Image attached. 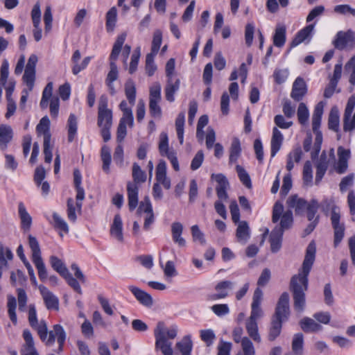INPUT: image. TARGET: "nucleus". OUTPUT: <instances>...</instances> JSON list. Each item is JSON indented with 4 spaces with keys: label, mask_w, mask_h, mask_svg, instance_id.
Wrapping results in <instances>:
<instances>
[{
    "label": "nucleus",
    "mask_w": 355,
    "mask_h": 355,
    "mask_svg": "<svg viewBox=\"0 0 355 355\" xmlns=\"http://www.w3.org/2000/svg\"><path fill=\"white\" fill-rule=\"evenodd\" d=\"M128 289L141 304L148 308L153 306V300L150 294L135 286H129Z\"/></svg>",
    "instance_id": "412c9836"
},
{
    "label": "nucleus",
    "mask_w": 355,
    "mask_h": 355,
    "mask_svg": "<svg viewBox=\"0 0 355 355\" xmlns=\"http://www.w3.org/2000/svg\"><path fill=\"white\" fill-rule=\"evenodd\" d=\"M301 329L304 332H316L322 330V327L313 319L305 317L300 322Z\"/></svg>",
    "instance_id": "f704fd0d"
},
{
    "label": "nucleus",
    "mask_w": 355,
    "mask_h": 355,
    "mask_svg": "<svg viewBox=\"0 0 355 355\" xmlns=\"http://www.w3.org/2000/svg\"><path fill=\"white\" fill-rule=\"evenodd\" d=\"M156 55L148 53L146 57V72L149 76H152L157 70V65L154 62Z\"/></svg>",
    "instance_id": "052dcab7"
},
{
    "label": "nucleus",
    "mask_w": 355,
    "mask_h": 355,
    "mask_svg": "<svg viewBox=\"0 0 355 355\" xmlns=\"http://www.w3.org/2000/svg\"><path fill=\"white\" fill-rule=\"evenodd\" d=\"M324 106V105L322 101L319 102L315 105L312 115V130L315 135V144H318V146H321L322 142V134L320 130V126L323 114Z\"/></svg>",
    "instance_id": "9d476101"
},
{
    "label": "nucleus",
    "mask_w": 355,
    "mask_h": 355,
    "mask_svg": "<svg viewBox=\"0 0 355 355\" xmlns=\"http://www.w3.org/2000/svg\"><path fill=\"white\" fill-rule=\"evenodd\" d=\"M315 244L312 241L306 248L301 270L291 279L290 290L293 293V307L297 313H302L306 306L305 291L308 288V276L315 261Z\"/></svg>",
    "instance_id": "f257e3e1"
},
{
    "label": "nucleus",
    "mask_w": 355,
    "mask_h": 355,
    "mask_svg": "<svg viewBox=\"0 0 355 355\" xmlns=\"http://www.w3.org/2000/svg\"><path fill=\"white\" fill-rule=\"evenodd\" d=\"M37 56L35 54L31 55L26 64L23 82L26 84L29 90H33L35 80V68L37 62Z\"/></svg>",
    "instance_id": "ddd939ff"
},
{
    "label": "nucleus",
    "mask_w": 355,
    "mask_h": 355,
    "mask_svg": "<svg viewBox=\"0 0 355 355\" xmlns=\"http://www.w3.org/2000/svg\"><path fill=\"white\" fill-rule=\"evenodd\" d=\"M289 72L286 69H276L273 73V77L277 84H282L288 78Z\"/></svg>",
    "instance_id": "0e129e2a"
},
{
    "label": "nucleus",
    "mask_w": 355,
    "mask_h": 355,
    "mask_svg": "<svg viewBox=\"0 0 355 355\" xmlns=\"http://www.w3.org/2000/svg\"><path fill=\"white\" fill-rule=\"evenodd\" d=\"M107 98L101 96L98 104V125L112 126V112L107 107Z\"/></svg>",
    "instance_id": "4468645a"
},
{
    "label": "nucleus",
    "mask_w": 355,
    "mask_h": 355,
    "mask_svg": "<svg viewBox=\"0 0 355 355\" xmlns=\"http://www.w3.org/2000/svg\"><path fill=\"white\" fill-rule=\"evenodd\" d=\"M132 178L134 182H128L127 184L128 207L130 211H133L138 205L139 187L137 184L146 182V175L138 164L132 165Z\"/></svg>",
    "instance_id": "39448f33"
},
{
    "label": "nucleus",
    "mask_w": 355,
    "mask_h": 355,
    "mask_svg": "<svg viewBox=\"0 0 355 355\" xmlns=\"http://www.w3.org/2000/svg\"><path fill=\"white\" fill-rule=\"evenodd\" d=\"M185 121V115L184 112H180L175 120V128L178 138L180 140V143L182 144L184 140V126Z\"/></svg>",
    "instance_id": "8fccbe9b"
},
{
    "label": "nucleus",
    "mask_w": 355,
    "mask_h": 355,
    "mask_svg": "<svg viewBox=\"0 0 355 355\" xmlns=\"http://www.w3.org/2000/svg\"><path fill=\"white\" fill-rule=\"evenodd\" d=\"M68 141L71 142L77 132L78 122L77 118L73 114H71L67 121Z\"/></svg>",
    "instance_id": "c03bdc74"
},
{
    "label": "nucleus",
    "mask_w": 355,
    "mask_h": 355,
    "mask_svg": "<svg viewBox=\"0 0 355 355\" xmlns=\"http://www.w3.org/2000/svg\"><path fill=\"white\" fill-rule=\"evenodd\" d=\"M178 330L176 325L167 329L164 322H158L154 330L155 349L160 350L163 355H173L172 343L168 340H173L177 336Z\"/></svg>",
    "instance_id": "f03ea898"
},
{
    "label": "nucleus",
    "mask_w": 355,
    "mask_h": 355,
    "mask_svg": "<svg viewBox=\"0 0 355 355\" xmlns=\"http://www.w3.org/2000/svg\"><path fill=\"white\" fill-rule=\"evenodd\" d=\"M175 348L182 355H191L193 349V342L191 336H184L182 340L175 344Z\"/></svg>",
    "instance_id": "473e14b6"
},
{
    "label": "nucleus",
    "mask_w": 355,
    "mask_h": 355,
    "mask_svg": "<svg viewBox=\"0 0 355 355\" xmlns=\"http://www.w3.org/2000/svg\"><path fill=\"white\" fill-rule=\"evenodd\" d=\"M125 38V33H122L117 37L114 44L111 54L110 55V62H116V60H117L118 56L121 51V48L123 45Z\"/></svg>",
    "instance_id": "4c0bfd02"
},
{
    "label": "nucleus",
    "mask_w": 355,
    "mask_h": 355,
    "mask_svg": "<svg viewBox=\"0 0 355 355\" xmlns=\"http://www.w3.org/2000/svg\"><path fill=\"white\" fill-rule=\"evenodd\" d=\"M105 27L107 32H112L117 20V10L116 7H112L106 13Z\"/></svg>",
    "instance_id": "79ce46f5"
},
{
    "label": "nucleus",
    "mask_w": 355,
    "mask_h": 355,
    "mask_svg": "<svg viewBox=\"0 0 355 355\" xmlns=\"http://www.w3.org/2000/svg\"><path fill=\"white\" fill-rule=\"evenodd\" d=\"M241 152V144L239 139H233L230 149V163L236 162Z\"/></svg>",
    "instance_id": "09e8293b"
},
{
    "label": "nucleus",
    "mask_w": 355,
    "mask_h": 355,
    "mask_svg": "<svg viewBox=\"0 0 355 355\" xmlns=\"http://www.w3.org/2000/svg\"><path fill=\"white\" fill-rule=\"evenodd\" d=\"M283 322L271 318L268 338L270 341H274L281 334Z\"/></svg>",
    "instance_id": "a19ab883"
},
{
    "label": "nucleus",
    "mask_w": 355,
    "mask_h": 355,
    "mask_svg": "<svg viewBox=\"0 0 355 355\" xmlns=\"http://www.w3.org/2000/svg\"><path fill=\"white\" fill-rule=\"evenodd\" d=\"M211 178L217 182L216 187V194L219 200H226L228 198L227 189L229 187V182L226 177L221 174H212Z\"/></svg>",
    "instance_id": "a211bd4d"
},
{
    "label": "nucleus",
    "mask_w": 355,
    "mask_h": 355,
    "mask_svg": "<svg viewBox=\"0 0 355 355\" xmlns=\"http://www.w3.org/2000/svg\"><path fill=\"white\" fill-rule=\"evenodd\" d=\"M282 230H279L276 227L271 232L270 236V248L272 252H278L282 247V241L283 236Z\"/></svg>",
    "instance_id": "c85d7f7f"
},
{
    "label": "nucleus",
    "mask_w": 355,
    "mask_h": 355,
    "mask_svg": "<svg viewBox=\"0 0 355 355\" xmlns=\"http://www.w3.org/2000/svg\"><path fill=\"white\" fill-rule=\"evenodd\" d=\"M329 165L327 157L323 153L316 164L315 184H318L324 177Z\"/></svg>",
    "instance_id": "c756f323"
},
{
    "label": "nucleus",
    "mask_w": 355,
    "mask_h": 355,
    "mask_svg": "<svg viewBox=\"0 0 355 355\" xmlns=\"http://www.w3.org/2000/svg\"><path fill=\"white\" fill-rule=\"evenodd\" d=\"M28 322L30 326L37 331L39 337L44 336V334L46 330V322L44 320L38 321L34 304H29L28 306Z\"/></svg>",
    "instance_id": "2eb2a0df"
},
{
    "label": "nucleus",
    "mask_w": 355,
    "mask_h": 355,
    "mask_svg": "<svg viewBox=\"0 0 355 355\" xmlns=\"http://www.w3.org/2000/svg\"><path fill=\"white\" fill-rule=\"evenodd\" d=\"M313 29L314 24H309L305 26L302 30H300L299 32H297L295 37L291 42V47H295L299 45L300 44L305 41L307 38H309L311 36Z\"/></svg>",
    "instance_id": "cd10ccee"
},
{
    "label": "nucleus",
    "mask_w": 355,
    "mask_h": 355,
    "mask_svg": "<svg viewBox=\"0 0 355 355\" xmlns=\"http://www.w3.org/2000/svg\"><path fill=\"white\" fill-rule=\"evenodd\" d=\"M162 42V33L160 30H155L153 33V37L151 45V51L150 54L156 55L159 50Z\"/></svg>",
    "instance_id": "6e6d98bb"
},
{
    "label": "nucleus",
    "mask_w": 355,
    "mask_h": 355,
    "mask_svg": "<svg viewBox=\"0 0 355 355\" xmlns=\"http://www.w3.org/2000/svg\"><path fill=\"white\" fill-rule=\"evenodd\" d=\"M234 283L230 281H222L218 282L215 286V290L218 293L211 295L209 299L211 300H217L226 297L229 295V291L232 289Z\"/></svg>",
    "instance_id": "4be33fe9"
},
{
    "label": "nucleus",
    "mask_w": 355,
    "mask_h": 355,
    "mask_svg": "<svg viewBox=\"0 0 355 355\" xmlns=\"http://www.w3.org/2000/svg\"><path fill=\"white\" fill-rule=\"evenodd\" d=\"M53 227L55 229L63 231L64 233L69 232V226L65 220L56 212L53 214Z\"/></svg>",
    "instance_id": "4d7b16f0"
},
{
    "label": "nucleus",
    "mask_w": 355,
    "mask_h": 355,
    "mask_svg": "<svg viewBox=\"0 0 355 355\" xmlns=\"http://www.w3.org/2000/svg\"><path fill=\"white\" fill-rule=\"evenodd\" d=\"M297 116L299 123L302 125H306L308 123L309 118V111L304 103H300L299 104Z\"/></svg>",
    "instance_id": "603ef678"
},
{
    "label": "nucleus",
    "mask_w": 355,
    "mask_h": 355,
    "mask_svg": "<svg viewBox=\"0 0 355 355\" xmlns=\"http://www.w3.org/2000/svg\"><path fill=\"white\" fill-rule=\"evenodd\" d=\"M38 288L46 309L49 310H58V298L44 285H40Z\"/></svg>",
    "instance_id": "dca6fc26"
},
{
    "label": "nucleus",
    "mask_w": 355,
    "mask_h": 355,
    "mask_svg": "<svg viewBox=\"0 0 355 355\" xmlns=\"http://www.w3.org/2000/svg\"><path fill=\"white\" fill-rule=\"evenodd\" d=\"M183 231V225L180 222H174L171 225V233L173 240L180 246H184L186 241L181 235Z\"/></svg>",
    "instance_id": "c9c22d12"
},
{
    "label": "nucleus",
    "mask_w": 355,
    "mask_h": 355,
    "mask_svg": "<svg viewBox=\"0 0 355 355\" xmlns=\"http://www.w3.org/2000/svg\"><path fill=\"white\" fill-rule=\"evenodd\" d=\"M101 157L103 162V170L108 173L110 171V165L111 163L110 149L107 146H103L101 148Z\"/></svg>",
    "instance_id": "864d4df0"
},
{
    "label": "nucleus",
    "mask_w": 355,
    "mask_h": 355,
    "mask_svg": "<svg viewBox=\"0 0 355 355\" xmlns=\"http://www.w3.org/2000/svg\"><path fill=\"white\" fill-rule=\"evenodd\" d=\"M241 347L244 355H254L253 344L248 338L244 337L242 338Z\"/></svg>",
    "instance_id": "338daca9"
},
{
    "label": "nucleus",
    "mask_w": 355,
    "mask_h": 355,
    "mask_svg": "<svg viewBox=\"0 0 355 355\" xmlns=\"http://www.w3.org/2000/svg\"><path fill=\"white\" fill-rule=\"evenodd\" d=\"M319 208V203L317 200L312 199L306 207V217L311 223L304 230L306 234H311L319 223L320 216L316 215Z\"/></svg>",
    "instance_id": "f8f14e48"
},
{
    "label": "nucleus",
    "mask_w": 355,
    "mask_h": 355,
    "mask_svg": "<svg viewBox=\"0 0 355 355\" xmlns=\"http://www.w3.org/2000/svg\"><path fill=\"white\" fill-rule=\"evenodd\" d=\"M333 44L338 50L354 48L355 46V33L351 30L346 32L339 31L337 33Z\"/></svg>",
    "instance_id": "9b49d317"
},
{
    "label": "nucleus",
    "mask_w": 355,
    "mask_h": 355,
    "mask_svg": "<svg viewBox=\"0 0 355 355\" xmlns=\"http://www.w3.org/2000/svg\"><path fill=\"white\" fill-rule=\"evenodd\" d=\"M161 101V85L159 83H155L150 88L149 110L153 117L159 118L162 115V110L159 103Z\"/></svg>",
    "instance_id": "1a4fd4ad"
},
{
    "label": "nucleus",
    "mask_w": 355,
    "mask_h": 355,
    "mask_svg": "<svg viewBox=\"0 0 355 355\" xmlns=\"http://www.w3.org/2000/svg\"><path fill=\"white\" fill-rule=\"evenodd\" d=\"M110 234L120 242L123 241V223L119 214H116L110 227Z\"/></svg>",
    "instance_id": "393cba45"
},
{
    "label": "nucleus",
    "mask_w": 355,
    "mask_h": 355,
    "mask_svg": "<svg viewBox=\"0 0 355 355\" xmlns=\"http://www.w3.org/2000/svg\"><path fill=\"white\" fill-rule=\"evenodd\" d=\"M28 245L32 252V261L42 259L41 256L40 246L37 239L31 234L28 235Z\"/></svg>",
    "instance_id": "37998d69"
},
{
    "label": "nucleus",
    "mask_w": 355,
    "mask_h": 355,
    "mask_svg": "<svg viewBox=\"0 0 355 355\" xmlns=\"http://www.w3.org/2000/svg\"><path fill=\"white\" fill-rule=\"evenodd\" d=\"M289 315V295L287 292H284L278 300L272 318L284 322L288 319Z\"/></svg>",
    "instance_id": "6e6552de"
},
{
    "label": "nucleus",
    "mask_w": 355,
    "mask_h": 355,
    "mask_svg": "<svg viewBox=\"0 0 355 355\" xmlns=\"http://www.w3.org/2000/svg\"><path fill=\"white\" fill-rule=\"evenodd\" d=\"M345 70H349L352 71L349 83L352 85H355V55L352 56L350 60L345 64Z\"/></svg>",
    "instance_id": "774afa93"
},
{
    "label": "nucleus",
    "mask_w": 355,
    "mask_h": 355,
    "mask_svg": "<svg viewBox=\"0 0 355 355\" xmlns=\"http://www.w3.org/2000/svg\"><path fill=\"white\" fill-rule=\"evenodd\" d=\"M159 151L162 156L168 157L171 153H175L173 150H170L168 148V139L166 132H162L159 135Z\"/></svg>",
    "instance_id": "3c124183"
},
{
    "label": "nucleus",
    "mask_w": 355,
    "mask_h": 355,
    "mask_svg": "<svg viewBox=\"0 0 355 355\" xmlns=\"http://www.w3.org/2000/svg\"><path fill=\"white\" fill-rule=\"evenodd\" d=\"M302 155V150L300 146L295 148L287 156L286 169L291 171L294 167V162H300Z\"/></svg>",
    "instance_id": "58836bf2"
},
{
    "label": "nucleus",
    "mask_w": 355,
    "mask_h": 355,
    "mask_svg": "<svg viewBox=\"0 0 355 355\" xmlns=\"http://www.w3.org/2000/svg\"><path fill=\"white\" fill-rule=\"evenodd\" d=\"M8 302H7V307H8V313L10 320L14 323L17 324V318L16 315V307H17V300L16 298L12 295H8L7 296Z\"/></svg>",
    "instance_id": "de8ad7c7"
},
{
    "label": "nucleus",
    "mask_w": 355,
    "mask_h": 355,
    "mask_svg": "<svg viewBox=\"0 0 355 355\" xmlns=\"http://www.w3.org/2000/svg\"><path fill=\"white\" fill-rule=\"evenodd\" d=\"M283 210V205L279 202H275L272 210V220L273 223H277L282 216L280 227H277V228L279 230H282V232L284 233L285 230H287L292 226L293 218L291 211L288 210L282 214Z\"/></svg>",
    "instance_id": "0eeeda50"
},
{
    "label": "nucleus",
    "mask_w": 355,
    "mask_h": 355,
    "mask_svg": "<svg viewBox=\"0 0 355 355\" xmlns=\"http://www.w3.org/2000/svg\"><path fill=\"white\" fill-rule=\"evenodd\" d=\"M263 297V292L259 288H257L254 292L252 302L251 304V313L250 319L257 320L263 315L261 303Z\"/></svg>",
    "instance_id": "f3484780"
},
{
    "label": "nucleus",
    "mask_w": 355,
    "mask_h": 355,
    "mask_svg": "<svg viewBox=\"0 0 355 355\" xmlns=\"http://www.w3.org/2000/svg\"><path fill=\"white\" fill-rule=\"evenodd\" d=\"M33 262L37 270L39 278L41 281L44 282L47 279L48 273L42 259L33 261Z\"/></svg>",
    "instance_id": "680f3d73"
},
{
    "label": "nucleus",
    "mask_w": 355,
    "mask_h": 355,
    "mask_svg": "<svg viewBox=\"0 0 355 355\" xmlns=\"http://www.w3.org/2000/svg\"><path fill=\"white\" fill-rule=\"evenodd\" d=\"M49 261L51 267L58 272L76 292L82 294V289L78 280L73 277L62 261L56 256H51Z\"/></svg>",
    "instance_id": "423d86ee"
},
{
    "label": "nucleus",
    "mask_w": 355,
    "mask_h": 355,
    "mask_svg": "<svg viewBox=\"0 0 355 355\" xmlns=\"http://www.w3.org/2000/svg\"><path fill=\"white\" fill-rule=\"evenodd\" d=\"M304 336L302 333L295 334L292 340V350L296 355L303 353Z\"/></svg>",
    "instance_id": "49530a36"
},
{
    "label": "nucleus",
    "mask_w": 355,
    "mask_h": 355,
    "mask_svg": "<svg viewBox=\"0 0 355 355\" xmlns=\"http://www.w3.org/2000/svg\"><path fill=\"white\" fill-rule=\"evenodd\" d=\"M309 202L303 198H299L297 195L291 196L287 200V204L289 207L294 208L296 214L300 215Z\"/></svg>",
    "instance_id": "bb28decb"
},
{
    "label": "nucleus",
    "mask_w": 355,
    "mask_h": 355,
    "mask_svg": "<svg viewBox=\"0 0 355 355\" xmlns=\"http://www.w3.org/2000/svg\"><path fill=\"white\" fill-rule=\"evenodd\" d=\"M237 223L238 226L236 232L237 241L242 244H245L250 236L248 223L245 220H241Z\"/></svg>",
    "instance_id": "b1692460"
},
{
    "label": "nucleus",
    "mask_w": 355,
    "mask_h": 355,
    "mask_svg": "<svg viewBox=\"0 0 355 355\" xmlns=\"http://www.w3.org/2000/svg\"><path fill=\"white\" fill-rule=\"evenodd\" d=\"M17 300L19 305V310L21 312H24L26 309V304L28 301V297L26 293L23 288H17Z\"/></svg>",
    "instance_id": "e2e57ef3"
},
{
    "label": "nucleus",
    "mask_w": 355,
    "mask_h": 355,
    "mask_svg": "<svg viewBox=\"0 0 355 355\" xmlns=\"http://www.w3.org/2000/svg\"><path fill=\"white\" fill-rule=\"evenodd\" d=\"M49 128L50 121L49 118L47 116L42 117L36 127V131L38 135H43L44 141H51V135Z\"/></svg>",
    "instance_id": "7c9ffc66"
},
{
    "label": "nucleus",
    "mask_w": 355,
    "mask_h": 355,
    "mask_svg": "<svg viewBox=\"0 0 355 355\" xmlns=\"http://www.w3.org/2000/svg\"><path fill=\"white\" fill-rule=\"evenodd\" d=\"M9 75V64L7 60H3L0 69V84L5 86Z\"/></svg>",
    "instance_id": "69168bd1"
},
{
    "label": "nucleus",
    "mask_w": 355,
    "mask_h": 355,
    "mask_svg": "<svg viewBox=\"0 0 355 355\" xmlns=\"http://www.w3.org/2000/svg\"><path fill=\"white\" fill-rule=\"evenodd\" d=\"M307 92V86L304 80L297 77L293 84L291 97L295 101H300Z\"/></svg>",
    "instance_id": "6ab92c4d"
},
{
    "label": "nucleus",
    "mask_w": 355,
    "mask_h": 355,
    "mask_svg": "<svg viewBox=\"0 0 355 355\" xmlns=\"http://www.w3.org/2000/svg\"><path fill=\"white\" fill-rule=\"evenodd\" d=\"M18 214L21 220V227L24 232L30 230L32 225V217L28 213L23 202H20L18 204Z\"/></svg>",
    "instance_id": "5701e85b"
},
{
    "label": "nucleus",
    "mask_w": 355,
    "mask_h": 355,
    "mask_svg": "<svg viewBox=\"0 0 355 355\" xmlns=\"http://www.w3.org/2000/svg\"><path fill=\"white\" fill-rule=\"evenodd\" d=\"M284 140V137L282 132L277 127H274L272 130V135L271 138V157H273L276 155L277 152L280 150Z\"/></svg>",
    "instance_id": "a878e982"
},
{
    "label": "nucleus",
    "mask_w": 355,
    "mask_h": 355,
    "mask_svg": "<svg viewBox=\"0 0 355 355\" xmlns=\"http://www.w3.org/2000/svg\"><path fill=\"white\" fill-rule=\"evenodd\" d=\"M236 170L238 173L239 180L243 183V184L248 189L252 188L251 179L247 171L240 165H236Z\"/></svg>",
    "instance_id": "13d9d810"
},
{
    "label": "nucleus",
    "mask_w": 355,
    "mask_h": 355,
    "mask_svg": "<svg viewBox=\"0 0 355 355\" xmlns=\"http://www.w3.org/2000/svg\"><path fill=\"white\" fill-rule=\"evenodd\" d=\"M338 160L335 170L338 174L345 173L348 168V160L350 158V150L340 146L338 148Z\"/></svg>",
    "instance_id": "aec40b11"
},
{
    "label": "nucleus",
    "mask_w": 355,
    "mask_h": 355,
    "mask_svg": "<svg viewBox=\"0 0 355 355\" xmlns=\"http://www.w3.org/2000/svg\"><path fill=\"white\" fill-rule=\"evenodd\" d=\"M286 26L282 24L277 25L275 31V34L273 35V44L279 48L282 47L286 42Z\"/></svg>",
    "instance_id": "72a5a7b5"
},
{
    "label": "nucleus",
    "mask_w": 355,
    "mask_h": 355,
    "mask_svg": "<svg viewBox=\"0 0 355 355\" xmlns=\"http://www.w3.org/2000/svg\"><path fill=\"white\" fill-rule=\"evenodd\" d=\"M73 183L76 191V196L75 202L73 199L69 198L67 201V214L68 219L75 223L77 219L76 214H81L83 201L85 199V190L81 186L82 183V175L78 169L73 171Z\"/></svg>",
    "instance_id": "7ed1b4c3"
},
{
    "label": "nucleus",
    "mask_w": 355,
    "mask_h": 355,
    "mask_svg": "<svg viewBox=\"0 0 355 355\" xmlns=\"http://www.w3.org/2000/svg\"><path fill=\"white\" fill-rule=\"evenodd\" d=\"M125 93L129 103L132 105L135 103L136 87L132 80H128L125 84Z\"/></svg>",
    "instance_id": "5fc2aeb1"
},
{
    "label": "nucleus",
    "mask_w": 355,
    "mask_h": 355,
    "mask_svg": "<svg viewBox=\"0 0 355 355\" xmlns=\"http://www.w3.org/2000/svg\"><path fill=\"white\" fill-rule=\"evenodd\" d=\"M331 209V222L334 229V245L337 247L343 240L345 235V225L340 223V213L339 207L334 205L332 201L324 200L322 202V211L327 214Z\"/></svg>",
    "instance_id": "20e7f679"
},
{
    "label": "nucleus",
    "mask_w": 355,
    "mask_h": 355,
    "mask_svg": "<svg viewBox=\"0 0 355 355\" xmlns=\"http://www.w3.org/2000/svg\"><path fill=\"white\" fill-rule=\"evenodd\" d=\"M328 127L330 130L335 132L338 130L339 128V112L337 107L331 108L328 119Z\"/></svg>",
    "instance_id": "a18cd8bd"
},
{
    "label": "nucleus",
    "mask_w": 355,
    "mask_h": 355,
    "mask_svg": "<svg viewBox=\"0 0 355 355\" xmlns=\"http://www.w3.org/2000/svg\"><path fill=\"white\" fill-rule=\"evenodd\" d=\"M245 327L249 336L255 342L260 343L261 339L258 332L257 320L248 318L246 321Z\"/></svg>",
    "instance_id": "ea45409f"
},
{
    "label": "nucleus",
    "mask_w": 355,
    "mask_h": 355,
    "mask_svg": "<svg viewBox=\"0 0 355 355\" xmlns=\"http://www.w3.org/2000/svg\"><path fill=\"white\" fill-rule=\"evenodd\" d=\"M180 80L177 79L173 83L172 79H168L167 84L165 87V97L166 99L169 102H173L175 101L174 95L180 88Z\"/></svg>",
    "instance_id": "e433bc0d"
},
{
    "label": "nucleus",
    "mask_w": 355,
    "mask_h": 355,
    "mask_svg": "<svg viewBox=\"0 0 355 355\" xmlns=\"http://www.w3.org/2000/svg\"><path fill=\"white\" fill-rule=\"evenodd\" d=\"M313 180L312 166L310 161H306L304 163L303 168V181L304 184L310 186Z\"/></svg>",
    "instance_id": "bf43d9fd"
},
{
    "label": "nucleus",
    "mask_w": 355,
    "mask_h": 355,
    "mask_svg": "<svg viewBox=\"0 0 355 355\" xmlns=\"http://www.w3.org/2000/svg\"><path fill=\"white\" fill-rule=\"evenodd\" d=\"M12 130L10 125H0V147L2 150L7 148L8 144L12 139Z\"/></svg>",
    "instance_id": "2f4dec72"
}]
</instances>
